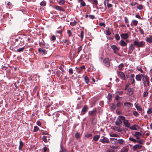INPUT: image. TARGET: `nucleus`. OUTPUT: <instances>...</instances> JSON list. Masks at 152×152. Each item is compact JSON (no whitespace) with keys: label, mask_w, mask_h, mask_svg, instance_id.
Instances as JSON below:
<instances>
[{"label":"nucleus","mask_w":152,"mask_h":152,"mask_svg":"<svg viewBox=\"0 0 152 152\" xmlns=\"http://www.w3.org/2000/svg\"><path fill=\"white\" fill-rule=\"evenodd\" d=\"M77 23V21H74L73 22H71L70 23V24L71 26H73L75 25Z\"/></svg>","instance_id":"nucleus-46"},{"label":"nucleus","mask_w":152,"mask_h":152,"mask_svg":"<svg viewBox=\"0 0 152 152\" xmlns=\"http://www.w3.org/2000/svg\"><path fill=\"white\" fill-rule=\"evenodd\" d=\"M143 75L142 74H138L136 75L135 77V79L136 80L138 81H140L141 80L142 76Z\"/></svg>","instance_id":"nucleus-13"},{"label":"nucleus","mask_w":152,"mask_h":152,"mask_svg":"<svg viewBox=\"0 0 152 152\" xmlns=\"http://www.w3.org/2000/svg\"><path fill=\"white\" fill-rule=\"evenodd\" d=\"M132 104L129 102H125L124 103V105L125 106L128 107H131L132 105Z\"/></svg>","instance_id":"nucleus-26"},{"label":"nucleus","mask_w":152,"mask_h":152,"mask_svg":"<svg viewBox=\"0 0 152 152\" xmlns=\"http://www.w3.org/2000/svg\"><path fill=\"white\" fill-rule=\"evenodd\" d=\"M142 134L138 132H135L134 135V136L136 137L137 139H139L140 138V137L142 136Z\"/></svg>","instance_id":"nucleus-9"},{"label":"nucleus","mask_w":152,"mask_h":152,"mask_svg":"<svg viewBox=\"0 0 152 152\" xmlns=\"http://www.w3.org/2000/svg\"><path fill=\"white\" fill-rule=\"evenodd\" d=\"M110 136L113 137H118L119 136L118 135L115 133L110 134Z\"/></svg>","instance_id":"nucleus-37"},{"label":"nucleus","mask_w":152,"mask_h":152,"mask_svg":"<svg viewBox=\"0 0 152 152\" xmlns=\"http://www.w3.org/2000/svg\"><path fill=\"white\" fill-rule=\"evenodd\" d=\"M117 73L118 77L122 80H126V76L124 73L121 71H117Z\"/></svg>","instance_id":"nucleus-3"},{"label":"nucleus","mask_w":152,"mask_h":152,"mask_svg":"<svg viewBox=\"0 0 152 152\" xmlns=\"http://www.w3.org/2000/svg\"><path fill=\"white\" fill-rule=\"evenodd\" d=\"M89 17L91 19H93L95 18V16L93 15H89Z\"/></svg>","instance_id":"nucleus-63"},{"label":"nucleus","mask_w":152,"mask_h":152,"mask_svg":"<svg viewBox=\"0 0 152 152\" xmlns=\"http://www.w3.org/2000/svg\"><path fill=\"white\" fill-rule=\"evenodd\" d=\"M85 81L87 84H88L89 82V79L88 77L85 76L84 77Z\"/></svg>","instance_id":"nucleus-31"},{"label":"nucleus","mask_w":152,"mask_h":152,"mask_svg":"<svg viewBox=\"0 0 152 152\" xmlns=\"http://www.w3.org/2000/svg\"><path fill=\"white\" fill-rule=\"evenodd\" d=\"M123 124L125 127L129 128L130 126V124L129 123L128 120H126L125 121H123Z\"/></svg>","instance_id":"nucleus-17"},{"label":"nucleus","mask_w":152,"mask_h":152,"mask_svg":"<svg viewBox=\"0 0 152 152\" xmlns=\"http://www.w3.org/2000/svg\"><path fill=\"white\" fill-rule=\"evenodd\" d=\"M40 4L41 6L44 7L46 5V3L45 1H43L40 3Z\"/></svg>","instance_id":"nucleus-40"},{"label":"nucleus","mask_w":152,"mask_h":152,"mask_svg":"<svg viewBox=\"0 0 152 152\" xmlns=\"http://www.w3.org/2000/svg\"><path fill=\"white\" fill-rule=\"evenodd\" d=\"M146 41L148 43L152 42V36L150 35L148 37H146Z\"/></svg>","instance_id":"nucleus-18"},{"label":"nucleus","mask_w":152,"mask_h":152,"mask_svg":"<svg viewBox=\"0 0 152 152\" xmlns=\"http://www.w3.org/2000/svg\"><path fill=\"white\" fill-rule=\"evenodd\" d=\"M65 3V1L64 0H61L58 2V4L60 5H63Z\"/></svg>","instance_id":"nucleus-44"},{"label":"nucleus","mask_w":152,"mask_h":152,"mask_svg":"<svg viewBox=\"0 0 152 152\" xmlns=\"http://www.w3.org/2000/svg\"><path fill=\"white\" fill-rule=\"evenodd\" d=\"M42 139L45 142H48V140H49V138L47 137L44 136L42 137Z\"/></svg>","instance_id":"nucleus-27"},{"label":"nucleus","mask_w":152,"mask_h":152,"mask_svg":"<svg viewBox=\"0 0 152 152\" xmlns=\"http://www.w3.org/2000/svg\"><path fill=\"white\" fill-rule=\"evenodd\" d=\"M142 82L144 86H146L147 84L148 86H149V78L146 75H143L142 76Z\"/></svg>","instance_id":"nucleus-2"},{"label":"nucleus","mask_w":152,"mask_h":152,"mask_svg":"<svg viewBox=\"0 0 152 152\" xmlns=\"http://www.w3.org/2000/svg\"><path fill=\"white\" fill-rule=\"evenodd\" d=\"M124 65L123 64H121L119 65L118 66V68L120 70H122Z\"/></svg>","instance_id":"nucleus-35"},{"label":"nucleus","mask_w":152,"mask_h":152,"mask_svg":"<svg viewBox=\"0 0 152 152\" xmlns=\"http://www.w3.org/2000/svg\"><path fill=\"white\" fill-rule=\"evenodd\" d=\"M101 138L100 139L99 141L103 143H108L109 142L108 139L107 137L102 136Z\"/></svg>","instance_id":"nucleus-4"},{"label":"nucleus","mask_w":152,"mask_h":152,"mask_svg":"<svg viewBox=\"0 0 152 152\" xmlns=\"http://www.w3.org/2000/svg\"><path fill=\"white\" fill-rule=\"evenodd\" d=\"M138 23V21L135 20H132L131 25L132 26H135L137 25Z\"/></svg>","instance_id":"nucleus-21"},{"label":"nucleus","mask_w":152,"mask_h":152,"mask_svg":"<svg viewBox=\"0 0 152 152\" xmlns=\"http://www.w3.org/2000/svg\"><path fill=\"white\" fill-rule=\"evenodd\" d=\"M134 46V44H131L129 45V50H128V53L129 54L131 53L133 50L135 49Z\"/></svg>","instance_id":"nucleus-5"},{"label":"nucleus","mask_w":152,"mask_h":152,"mask_svg":"<svg viewBox=\"0 0 152 152\" xmlns=\"http://www.w3.org/2000/svg\"><path fill=\"white\" fill-rule=\"evenodd\" d=\"M129 140H130V141H132L134 143H136V140L134 139V138H132V137H130L129 138Z\"/></svg>","instance_id":"nucleus-48"},{"label":"nucleus","mask_w":152,"mask_h":152,"mask_svg":"<svg viewBox=\"0 0 152 152\" xmlns=\"http://www.w3.org/2000/svg\"><path fill=\"white\" fill-rule=\"evenodd\" d=\"M39 130V128L37 126H35L34 128V132H36Z\"/></svg>","instance_id":"nucleus-52"},{"label":"nucleus","mask_w":152,"mask_h":152,"mask_svg":"<svg viewBox=\"0 0 152 152\" xmlns=\"http://www.w3.org/2000/svg\"><path fill=\"white\" fill-rule=\"evenodd\" d=\"M118 118H121L122 120L124 121H125L126 120L125 119V117L123 116H119Z\"/></svg>","instance_id":"nucleus-51"},{"label":"nucleus","mask_w":152,"mask_h":152,"mask_svg":"<svg viewBox=\"0 0 152 152\" xmlns=\"http://www.w3.org/2000/svg\"><path fill=\"white\" fill-rule=\"evenodd\" d=\"M121 38L123 39H126L129 37V35L127 33L122 34L120 35Z\"/></svg>","instance_id":"nucleus-14"},{"label":"nucleus","mask_w":152,"mask_h":152,"mask_svg":"<svg viewBox=\"0 0 152 152\" xmlns=\"http://www.w3.org/2000/svg\"><path fill=\"white\" fill-rule=\"evenodd\" d=\"M147 112L148 114H151L152 113V107L150 108L147 110Z\"/></svg>","instance_id":"nucleus-45"},{"label":"nucleus","mask_w":152,"mask_h":152,"mask_svg":"<svg viewBox=\"0 0 152 152\" xmlns=\"http://www.w3.org/2000/svg\"><path fill=\"white\" fill-rule=\"evenodd\" d=\"M69 72L71 74H72L73 73V70L72 69L70 68L69 69Z\"/></svg>","instance_id":"nucleus-62"},{"label":"nucleus","mask_w":152,"mask_h":152,"mask_svg":"<svg viewBox=\"0 0 152 152\" xmlns=\"http://www.w3.org/2000/svg\"><path fill=\"white\" fill-rule=\"evenodd\" d=\"M137 69L141 73H143L144 72L140 67L138 66L137 67Z\"/></svg>","instance_id":"nucleus-49"},{"label":"nucleus","mask_w":152,"mask_h":152,"mask_svg":"<svg viewBox=\"0 0 152 152\" xmlns=\"http://www.w3.org/2000/svg\"><path fill=\"white\" fill-rule=\"evenodd\" d=\"M134 92V89L133 88H130L128 89L127 94L129 95H131L133 94Z\"/></svg>","instance_id":"nucleus-16"},{"label":"nucleus","mask_w":152,"mask_h":152,"mask_svg":"<svg viewBox=\"0 0 152 152\" xmlns=\"http://www.w3.org/2000/svg\"><path fill=\"white\" fill-rule=\"evenodd\" d=\"M82 50V46L79 47L77 48V53L79 54L80 51Z\"/></svg>","instance_id":"nucleus-55"},{"label":"nucleus","mask_w":152,"mask_h":152,"mask_svg":"<svg viewBox=\"0 0 152 152\" xmlns=\"http://www.w3.org/2000/svg\"><path fill=\"white\" fill-rule=\"evenodd\" d=\"M107 98L110 101H111L112 99V95L110 94H108L107 96Z\"/></svg>","instance_id":"nucleus-34"},{"label":"nucleus","mask_w":152,"mask_h":152,"mask_svg":"<svg viewBox=\"0 0 152 152\" xmlns=\"http://www.w3.org/2000/svg\"><path fill=\"white\" fill-rule=\"evenodd\" d=\"M119 44L122 47L126 46L127 43L123 40H121Z\"/></svg>","instance_id":"nucleus-23"},{"label":"nucleus","mask_w":152,"mask_h":152,"mask_svg":"<svg viewBox=\"0 0 152 152\" xmlns=\"http://www.w3.org/2000/svg\"><path fill=\"white\" fill-rule=\"evenodd\" d=\"M24 145V143H23L21 141H20L19 142V149L20 150H21L22 148Z\"/></svg>","instance_id":"nucleus-25"},{"label":"nucleus","mask_w":152,"mask_h":152,"mask_svg":"<svg viewBox=\"0 0 152 152\" xmlns=\"http://www.w3.org/2000/svg\"><path fill=\"white\" fill-rule=\"evenodd\" d=\"M125 142V140L122 139H120L118 140V143L120 145H123L124 144Z\"/></svg>","instance_id":"nucleus-20"},{"label":"nucleus","mask_w":152,"mask_h":152,"mask_svg":"<svg viewBox=\"0 0 152 152\" xmlns=\"http://www.w3.org/2000/svg\"><path fill=\"white\" fill-rule=\"evenodd\" d=\"M88 109V108L87 106H85L82 109L80 114L81 115H84L85 113L87 111Z\"/></svg>","instance_id":"nucleus-15"},{"label":"nucleus","mask_w":152,"mask_h":152,"mask_svg":"<svg viewBox=\"0 0 152 152\" xmlns=\"http://www.w3.org/2000/svg\"><path fill=\"white\" fill-rule=\"evenodd\" d=\"M139 30L140 31V33L142 34H144V31L143 30L141 29V28L140 27L139 28Z\"/></svg>","instance_id":"nucleus-53"},{"label":"nucleus","mask_w":152,"mask_h":152,"mask_svg":"<svg viewBox=\"0 0 152 152\" xmlns=\"http://www.w3.org/2000/svg\"><path fill=\"white\" fill-rule=\"evenodd\" d=\"M111 34V32L109 30H108L106 31V35H110Z\"/></svg>","instance_id":"nucleus-64"},{"label":"nucleus","mask_w":152,"mask_h":152,"mask_svg":"<svg viewBox=\"0 0 152 152\" xmlns=\"http://www.w3.org/2000/svg\"><path fill=\"white\" fill-rule=\"evenodd\" d=\"M129 150V147L128 145L124 146L120 151V152H128Z\"/></svg>","instance_id":"nucleus-7"},{"label":"nucleus","mask_w":152,"mask_h":152,"mask_svg":"<svg viewBox=\"0 0 152 152\" xmlns=\"http://www.w3.org/2000/svg\"><path fill=\"white\" fill-rule=\"evenodd\" d=\"M142 147V146L140 144H136L134 146L133 149L134 150L136 151L138 149H140Z\"/></svg>","instance_id":"nucleus-10"},{"label":"nucleus","mask_w":152,"mask_h":152,"mask_svg":"<svg viewBox=\"0 0 152 152\" xmlns=\"http://www.w3.org/2000/svg\"><path fill=\"white\" fill-rule=\"evenodd\" d=\"M115 39L117 40H119L120 39L119 36L118 34H115Z\"/></svg>","instance_id":"nucleus-50"},{"label":"nucleus","mask_w":152,"mask_h":152,"mask_svg":"<svg viewBox=\"0 0 152 152\" xmlns=\"http://www.w3.org/2000/svg\"><path fill=\"white\" fill-rule=\"evenodd\" d=\"M43 152H48V148L46 147H44L43 148Z\"/></svg>","instance_id":"nucleus-54"},{"label":"nucleus","mask_w":152,"mask_h":152,"mask_svg":"<svg viewBox=\"0 0 152 152\" xmlns=\"http://www.w3.org/2000/svg\"><path fill=\"white\" fill-rule=\"evenodd\" d=\"M136 142H137L139 143V144H142L144 142V140L142 139H141L139 140H136Z\"/></svg>","instance_id":"nucleus-32"},{"label":"nucleus","mask_w":152,"mask_h":152,"mask_svg":"<svg viewBox=\"0 0 152 152\" xmlns=\"http://www.w3.org/2000/svg\"><path fill=\"white\" fill-rule=\"evenodd\" d=\"M92 136V134H86V135L85 137H87L89 138V137H91Z\"/></svg>","instance_id":"nucleus-57"},{"label":"nucleus","mask_w":152,"mask_h":152,"mask_svg":"<svg viewBox=\"0 0 152 152\" xmlns=\"http://www.w3.org/2000/svg\"><path fill=\"white\" fill-rule=\"evenodd\" d=\"M148 94V92L147 91H145L142 94V96L144 97H146Z\"/></svg>","instance_id":"nucleus-36"},{"label":"nucleus","mask_w":152,"mask_h":152,"mask_svg":"<svg viewBox=\"0 0 152 152\" xmlns=\"http://www.w3.org/2000/svg\"><path fill=\"white\" fill-rule=\"evenodd\" d=\"M114 139H115L113 138H110V142L112 144H115V143L116 142L114 140Z\"/></svg>","instance_id":"nucleus-47"},{"label":"nucleus","mask_w":152,"mask_h":152,"mask_svg":"<svg viewBox=\"0 0 152 152\" xmlns=\"http://www.w3.org/2000/svg\"><path fill=\"white\" fill-rule=\"evenodd\" d=\"M84 36V32L83 31H81L80 33V37L83 39Z\"/></svg>","instance_id":"nucleus-59"},{"label":"nucleus","mask_w":152,"mask_h":152,"mask_svg":"<svg viewBox=\"0 0 152 152\" xmlns=\"http://www.w3.org/2000/svg\"><path fill=\"white\" fill-rule=\"evenodd\" d=\"M134 106L137 110L139 112H142L143 111V110L139 104H135Z\"/></svg>","instance_id":"nucleus-8"},{"label":"nucleus","mask_w":152,"mask_h":152,"mask_svg":"<svg viewBox=\"0 0 152 152\" xmlns=\"http://www.w3.org/2000/svg\"><path fill=\"white\" fill-rule=\"evenodd\" d=\"M67 33L69 37L72 36V35L71 31L69 30H67Z\"/></svg>","instance_id":"nucleus-38"},{"label":"nucleus","mask_w":152,"mask_h":152,"mask_svg":"<svg viewBox=\"0 0 152 152\" xmlns=\"http://www.w3.org/2000/svg\"><path fill=\"white\" fill-rule=\"evenodd\" d=\"M78 2H80V5L81 7H84L86 6V4L84 1H79Z\"/></svg>","instance_id":"nucleus-33"},{"label":"nucleus","mask_w":152,"mask_h":152,"mask_svg":"<svg viewBox=\"0 0 152 152\" xmlns=\"http://www.w3.org/2000/svg\"><path fill=\"white\" fill-rule=\"evenodd\" d=\"M109 1V0H104V4L105 7H106V3H108Z\"/></svg>","instance_id":"nucleus-61"},{"label":"nucleus","mask_w":152,"mask_h":152,"mask_svg":"<svg viewBox=\"0 0 152 152\" xmlns=\"http://www.w3.org/2000/svg\"><path fill=\"white\" fill-rule=\"evenodd\" d=\"M143 7L142 5H140L137 7V8L140 10H141L142 9Z\"/></svg>","instance_id":"nucleus-60"},{"label":"nucleus","mask_w":152,"mask_h":152,"mask_svg":"<svg viewBox=\"0 0 152 152\" xmlns=\"http://www.w3.org/2000/svg\"><path fill=\"white\" fill-rule=\"evenodd\" d=\"M129 129L133 130H138L139 129V127L137 125L134 124L133 126H130Z\"/></svg>","instance_id":"nucleus-11"},{"label":"nucleus","mask_w":152,"mask_h":152,"mask_svg":"<svg viewBox=\"0 0 152 152\" xmlns=\"http://www.w3.org/2000/svg\"><path fill=\"white\" fill-rule=\"evenodd\" d=\"M55 8L58 10L64 11V10L61 7L59 6H56L55 7Z\"/></svg>","instance_id":"nucleus-30"},{"label":"nucleus","mask_w":152,"mask_h":152,"mask_svg":"<svg viewBox=\"0 0 152 152\" xmlns=\"http://www.w3.org/2000/svg\"><path fill=\"white\" fill-rule=\"evenodd\" d=\"M124 20H125V23H129V21L128 19V18L126 17H125V18H124Z\"/></svg>","instance_id":"nucleus-56"},{"label":"nucleus","mask_w":152,"mask_h":152,"mask_svg":"<svg viewBox=\"0 0 152 152\" xmlns=\"http://www.w3.org/2000/svg\"><path fill=\"white\" fill-rule=\"evenodd\" d=\"M122 123V121L118 117L115 122V124L117 126H120L121 125Z\"/></svg>","instance_id":"nucleus-22"},{"label":"nucleus","mask_w":152,"mask_h":152,"mask_svg":"<svg viewBox=\"0 0 152 152\" xmlns=\"http://www.w3.org/2000/svg\"><path fill=\"white\" fill-rule=\"evenodd\" d=\"M103 63L104 65L107 67L110 66V61L107 58H105L103 60Z\"/></svg>","instance_id":"nucleus-6"},{"label":"nucleus","mask_w":152,"mask_h":152,"mask_svg":"<svg viewBox=\"0 0 152 152\" xmlns=\"http://www.w3.org/2000/svg\"><path fill=\"white\" fill-rule=\"evenodd\" d=\"M111 48L113 50L114 53L117 54L118 53L117 51L119 50V49L118 47L116 45H113L111 46Z\"/></svg>","instance_id":"nucleus-12"},{"label":"nucleus","mask_w":152,"mask_h":152,"mask_svg":"<svg viewBox=\"0 0 152 152\" xmlns=\"http://www.w3.org/2000/svg\"><path fill=\"white\" fill-rule=\"evenodd\" d=\"M112 129L114 130L117 131L118 132H121L122 131V129H120L119 127H118L116 126H113L112 128Z\"/></svg>","instance_id":"nucleus-19"},{"label":"nucleus","mask_w":152,"mask_h":152,"mask_svg":"<svg viewBox=\"0 0 152 152\" xmlns=\"http://www.w3.org/2000/svg\"><path fill=\"white\" fill-rule=\"evenodd\" d=\"M13 39V41L15 44H16L17 42H20V41H19V39L18 38L15 39Z\"/></svg>","instance_id":"nucleus-39"},{"label":"nucleus","mask_w":152,"mask_h":152,"mask_svg":"<svg viewBox=\"0 0 152 152\" xmlns=\"http://www.w3.org/2000/svg\"><path fill=\"white\" fill-rule=\"evenodd\" d=\"M80 136V134L78 132L76 133L75 134V137L77 139L79 138Z\"/></svg>","instance_id":"nucleus-43"},{"label":"nucleus","mask_w":152,"mask_h":152,"mask_svg":"<svg viewBox=\"0 0 152 152\" xmlns=\"http://www.w3.org/2000/svg\"><path fill=\"white\" fill-rule=\"evenodd\" d=\"M25 49L24 47H23L21 48L18 49L17 50H15V52H21L23 51Z\"/></svg>","instance_id":"nucleus-29"},{"label":"nucleus","mask_w":152,"mask_h":152,"mask_svg":"<svg viewBox=\"0 0 152 152\" xmlns=\"http://www.w3.org/2000/svg\"><path fill=\"white\" fill-rule=\"evenodd\" d=\"M60 152H66V149L64 148H61Z\"/></svg>","instance_id":"nucleus-58"},{"label":"nucleus","mask_w":152,"mask_h":152,"mask_svg":"<svg viewBox=\"0 0 152 152\" xmlns=\"http://www.w3.org/2000/svg\"><path fill=\"white\" fill-rule=\"evenodd\" d=\"M63 43H66L67 45H69V40L67 39H63L62 40Z\"/></svg>","instance_id":"nucleus-41"},{"label":"nucleus","mask_w":152,"mask_h":152,"mask_svg":"<svg viewBox=\"0 0 152 152\" xmlns=\"http://www.w3.org/2000/svg\"><path fill=\"white\" fill-rule=\"evenodd\" d=\"M133 44L138 48H142L145 45V42L142 41H138L135 40L133 42Z\"/></svg>","instance_id":"nucleus-1"},{"label":"nucleus","mask_w":152,"mask_h":152,"mask_svg":"<svg viewBox=\"0 0 152 152\" xmlns=\"http://www.w3.org/2000/svg\"><path fill=\"white\" fill-rule=\"evenodd\" d=\"M133 114L136 117H138L140 115L136 111H133Z\"/></svg>","instance_id":"nucleus-42"},{"label":"nucleus","mask_w":152,"mask_h":152,"mask_svg":"<svg viewBox=\"0 0 152 152\" xmlns=\"http://www.w3.org/2000/svg\"><path fill=\"white\" fill-rule=\"evenodd\" d=\"M88 115L92 116H94L95 115V111L94 110L89 111Z\"/></svg>","instance_id":"nucleus-28"},{"label":"nucleus","mask_w":152,"mask_h":152,"mask_svg":"<svg viewBox=\"0 0 152 152\" xmlns=\"http://www.w3.org/2000/svg\"><path fill=\"white\" fill-rule=\"evenodd\" d=\"M100 135H96L94 136L93 137V140L96 141L98 140L100 138Z\"/></svg>","instance_id":"nucleus-24"}]
</instances>
